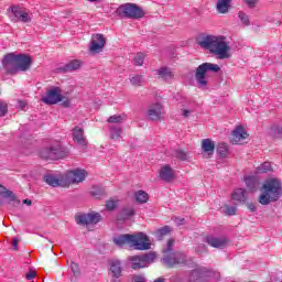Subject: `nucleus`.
<instances>
[{
    "instance_id": "1",
    "label": "nucleus",
    "mask_w": 282,
    "mask_h": 282,
    "mask_svg": "<svg viewBox=\"0 0 282 282\" xmlns=\"http://www.w3.org/2000/svg\"><path fill=\"white\" fill-rule=\"evenodd\" d=\"M198 45L203 50H208L210 54L218 56L220 61L230 58V46L225 36L205 35L198 40Z\"/></svg>"
},
{
    "instance_id": "2",
    "label": "nucleus",
    "mask_w": 282,
    "mask_h": 282,
    "mask_svg": "<svg viewBox=\"0 0 282 282\" xmlns=\"http://www.w3.org/2000/svg\"><path fill=\"white\" fill-rule=\"evenodd\" d=\"M262 188L263 193L259 197V204L262 206H268L271 202L279 200L282 195L281 181L276 178L265 181Z\"/></svg>"
},
{
    "instance_id": "3",
    "label": "nucleus",
    "mask_w": 282,
    "mask_h": 282,
    "mask_svg": "<svg viewBox=\"0 0 282 282\" xmlns=\"http://www.w3.org/2000/svg\"><path fill=\"white\" fill-rule=\"evenodd\" d=\"M207 72H213L214 74H217L221 72V67L217 64L213 63H203L196 68V74H195V80L197 83V86L200 88L206 87L208 85V80H206V73Z\"/></svg>"
},
{
    "instance_id": "4",
    "label": "nucleus",
    "mask_w": 282,
    "mask_h": 282,
    "mask_svg": "<svg viewBox=\"0 0 282 282\" xmlns=\"http://www.w3.org/2000/svg\"><path fill=\"white\" fill-rule=\"evenodd\" d=\"M116 14L121 19H142L144 17V10L133 3H123L118 7Z\"/></svg>"
},
{
    "instance_id": "5",
    "label": "nucleus",
    "mask_w": 282,
    "mask_h": 282,
    "mask_svg": "<svg viewBox=\"0 0 282 282\" xmlns=\"http://www.w3.org/2000/svg\"><path fill=\"white\" fill-rule=\"evenodd\" d=\"M42 102L45 105H58V102H63L65 107H69L70 105L69 98L63 96V90L56 86L47 91L46 96L42 98Z\"/></svg>"
},
{
    "instance_id": "6",
    "label": "nucleus",
    "mask_w": 282,
    "mask_h": 282,
    "mask_svg": "<svg viewBox=\"0 0 282 282\" xmlns=\"http://www.w3.org/2000/svg\"><path fill=\"white\" fill-rule=\"evenodd\" d=\"M130 247L134 248V250H151V240L143 232L137 236L131 235Z\"/></svg>"
},
{
    "instance_id": "7",
    "label": "nucleus",
    "mask_w": 282,
    "mask_h": 282,
    "mask_svg": "<svg viewBox=\"0 0 282 282\" xmlns=\"http://www.w3.org/2000/svg\"><path fill=\"white\" fill-rule=\"evenodd\" d=\"M75 220L79 226H90L102 221V216L98 213L79 214L75 217Z\"/></svg>"
},
{
    "instance_id": "8",
    "label": "nucleus",
    "mask_w": 282,
    "mask_h": 282,
    "mask_svg": "<svg viewBox=\"0 0 282 282\" xmlns=\"http://www.w3.org/2000/svg\"><path fill=\"white\" fill-rule=\"evenodd\" d=\"M163 263H165L167 268H175V265L186 263V257L181 252L167 253L163 258Z\"/></svg>"
},
{
    "instance_id": "9",
    "label": "nucleus",
    "mask_w": 282,
    "mask_h": 282,
    "mask_svg": "<svg viewBox=\"0 0 282 282\" xmlns=\"http://www.w3.org/2000/svg\"><path fill=\"white\" fill-rule=\"evenodd\" d=\"M2 67L7 72V74H17V72H19V66L17 64L15 55L7 54L2 59Z\"/></svg>"
},
{
    "instance_id": "10",
    "label": "nucleus",
    "mask_w": 282,
    "mask_h": 282,
    "mask_svg": "<svg viewBox=\"0 0 282 282\" xmlns=\"http://www.w3.org/2000/svg\"><path fill=\"white\" fill-rule=\"evenodd\" d=\"M248 131L242 126L236 127V129L231 132L230 142L231 144H243V140H247Z\"/></svg>"
},
{
    "instance_id": "11",
    "label": "nucleus",
    "mask_w": 282,
    "mask_h": 282,
    "mask_svg": "<svg viewBox=\"0 0 282 282\" xmlns=\"http://www.w3.org/2000/svg\"><path fill=\"white\" fill-rule=\"evenodd\" d=\"M65 181L68 182V186L70 184H79V182H85V177H87V172L85 170H74L68 173V176H64Z\"/></svg>"
},
{
    "instance_id": "12",
    "label": "nucleus",
    "mask_w": 282,
    "mask_h": 282,
    "mask_svg": "<svg viewBox=\"0 0 282 282\" xmlns=\"http://www.w3.org/2000/svg\"><path fill=\"white\" fill-rule=\"evenodd\" d=\"M11 12L13 14L11 21H14L15 23H18L19 21L21 23H30L32 21L30 13L25 12L23 9L19 7L11 8Z\"/></svg>"
},
{
    "instance_id": "13",
    "label": "nucleus",
    "mask_w": 282,
    "mask_h": 282,
    "mask_svg": "<svg viewBox=\"0 0 282 282\" xmlns=\"http://www.w3.org/2000/svg\"><path fill=\"white\" fill-rule=\"evenodd\" d=\"M44 182L48 184V186H53V188H56L61 186L62 188H69V182L65 180V176L56 177L54 175H46L44 176Z\"/></svg>"
},
{
    "instance_id": "14",
    "label": "nucleus",
    "mask_w": 282,
    "mask_h": 282,
    "mask_svg": "<svg viewBox=\"0 0 282 282\" xmlns=\"http://www.w3.org/2000/svg\"><path fill=\"white\" fill-rule=\"evenodd\" d=\"M19 72H29L32 67V57L25 54L15 55Z\"/></svg>"
},
{
    "instance_id": "15",
    "label": "nucleus",
    "mask_w": 282,
    "mask_h": 282,
    "mask_svg": "<svg viewBox=\"0 0 282 282\" xmlns=\"http://www.w3.org/2000/svg\"><path fill=\"white\" fill-rule=\"evenodd\" d=\"M205 243H207L212 248H218V249L221 250L223 248H226V246L228 245V239L217 238V237H214V236H206L205 237Z\"/></svg>"
},
{
    "instance_id": "16",
    "label": "nucleus",
    "mask_w": 282,
    "mask_h": 282,
    "mask_svg": "<svg viewBox=\"0 0 282 282\" xmlns=\"http://www.w3.org/2000/svg\"><path fill=\"white\" fill-rule=\"evenodd\" d=\"M105 43H107V40L102 34L93 35L90 52H95V53L100 52L102 47H105Z\"/></svg>"
},
{
    "instance_id": "17",
    "label": "nucleus",
    "mask_w": 282,
    "mask_h": 282,
    "mask_svg": "<svg viewBox=\"0 0 282 282\" xmlns=\"http://www.w3.org/2000/svg\"><path fill=\"white\" fill-rule=\"evenodd\" d=\"M148 118L152 121H158L162 118V104L151 105L148 109Z\"/></svg>"
},
{
    "instance_id": "18",
    "label": "nucleus",
    "mask_w": 282,
    "mask_h": 282,
    "mask_svg": "<svg viewBox=\"0 0 282 282\" xmlns=\"http://www.w3.org/2000/svg\"><path fill=\"white\" fill-rule=\"evenodd\" d=\"M73 141L79 144V147H87V140H85V130L80 127L73 129Z\"/></svg>"
},
{
    "instance_id": "19",
    "label": "nucleus",
    "mask_w": 282,
    "mask_h": 282,
    "mask_svg": "<svg viewBox=\"0 0 282 282\" xmlns=\"http://www.w3.org/2000/svg\"><path fill=\"white\" fill-rule=\"evenodd\" d=\"M159 175L160 178L163 180V182H172V180H175V173L170 165H164L163 167H161Z\"/></svg>"
},
{
    "instance_id": "20",
    "label": "nucleus",
    "mask_w": 282,
    "mask_h": 282,
    "mask_svg": "<svg viewBox=\"0 0 282 282\" xmlns=\"http://www.w3.org/2000/svg\"><path fill=\"white\" fill-rule=\"evenodd\" d=\"M40 158H42V160H56L55 147L52 145L41 150Z\"/></svg>"
},
{
    "instance_id": "21",
    "label": "nucleus",
    "mask_w": 282,
    "mask_h": 282,
    "mask_svg": "<svg viewBox=\"0 0 282 282\" xmlns=\"http://www.w3.org/2000/svg\"><path fill=\"white\" fill-rule=\"evenodd\" d=\"M128 259L132 263V270H141V268H147L142 256H130Z\"/></svg>"
},
{
    "instance_id": "22",
    "label": "nucleus",
    "mask_w": 282,
    "mask_h": 282,
    "mask_svg": "<svg viewBox=\"0 0 282 282\" xmlns=\"http://www.w3.org/2000/svg\"><path fill=\"white\" fill-rule=\"evenodd\" d=\"M158 74L161 80H171L175 76V74H173V70H171V68L169 67L159 68Z\"/></svg>"
},
{
    "instance_id": "23",
    "label": "nucleus",
    "mask_w": 282,
    "mask_h": 282,
    "mask_svg": "<svg viewBox=\"0 0 282 282\" xmlns=\"http://www.w3.org/2000/svg\"><path fill=\"white\" fill-rule=\"evenodd\" d=\"M202 149L205 153H208V155H213L215 153V142L210 139H204L202 141Z\"/></svg>"
},
{
    "instance_id": "24",
    "label": "nucleus",
    "mask_w": 282,
    "mask_h": 282,
    "mask_svg": "<svg viewBox=\"0 0 282 282\" xmlns=\"http://www.w3.org/2000/svg\"><path fill=\"white\" fill-rule=\"evenodd\" d=\"M110 271L116 279H119V276H121L122 267H121L119 260H112L110 262Z\"/></svg>"
},
{
    "instance_id": "25",
    "label": "nucleus",
    "mask_w": 282,
    "mask_h": 282,
    "mask_svg": "<svg viewBox=\"0 0 282 282\" xmlns=\"http://www.w3.org/2000/svg\"><path fill=\"white\" fill-rule=\"evenodd\" d=\"M231 198L234 199V202H248V198L246 197V189L243 188L235 189L231 194Z\"/></svg>"
},
{
    "instance_id": "26",
    "label": "nucleus",
    "mask_w": 282,
    "mask_h": 282,
    "mask_svg": "<svg viewBox=\"0 0 282 282\" xmlns=\"http://www.w3.org/2000/svg\"><path fill=\"white\" fill-rule=\"evenodd\" d=\"M113 243L116 246H131V235H121L116 238H113Z\"/></svg>"
},
{
    "instance_id": "27",
    "label": "nucleus",
    "mask_w": 282,
    "mask_h": 282,
    "mask_svg": "<svg viewBox=\"0 0 282 282\" xmlns=\"http://www.w3.org/2000/svg\"><path fill=\"white\" fill-rule=\"evenodd\" d=\"M56 160H63L69 158V150L63 145H54Z\"/></svg>"
},
{
    "instance_id": "28",
    "label": "nucleus",
    "mask_w": 282,
    "mask_h": 282,
    "mask_svg": "<svg viewBox=\"0 0 282 282\" xmlns=\"http://www.w3.org/2000/svg\"><path fill=\"white\" fill-rule=\"evenodd\" d=\"M133 215H135V209H133V207H126L118 215V220L124 221V219H129V217H133Z\"/></svg>"
},
{
    "instance_id": "29",
    "label": "nucleus",
    "mask_w": 282,
    "mask_h": 282,
    "mask_svg": "<svg viewBox=\"0 0 282 282\" xmlns=\"http://www.w3.org/2000/svg\"><path fill=\"white\" fill-rule=\"evenodd\" d=\"M80 67H83V61L73 59L65 65L64 69L66 72H75L76 69H80Z\"/></svg>"
},
{
    "instance_id": "30",
    "label": "nucleus",
    "mask_w": 282,
    "mask_h": 282,
    "mask_svg": "<svg viewBox=\"0 0 282 282\" xmlns=\"http://www.w3.org/2000/svg\"><path fill=\"white\" fill-rule=\"evenodd\" d=\"M216 8L220 14H226L230 8V0H218Z\"/></svg>"
},
{
    "instance_id": "31",
    "label": "nucleus",
    "mask_w": 282,
    "mask_h": 282,
    "mask_svg": "<svg viewBox=\"0 0 282 282\" xmlns=\"http://www.w3.org/2000/svg\"><path fill=\"white\" fill-rule=\"evenodd\" d=\"M135 197V202H138V204H147L149 202V194L144 191H138L134 194Z\"/></svg>"
},
{
    "instance_id": "32",
    "label": "nucleus",
    "mask_w": 282,
    "mask_h": 282,
    "mask_svg": "<svg viewBox=\"0 0 282 282\" xmlns=\"http://www.w3.org/2000/svg\"><path fill=\"white\" fill-rule=\"evenodd\" d=\"M127 120V115H113L110 116L107 120L110 124H120V122H124Z\"/></svg>"
},
{
    "instance_id": "33",
    "label": "nucleus",
    "mask_w": 282,
    "mask_h": 282,
    "mask_svg": "<svg viewBox=\"0 0 282 282\" xmlns=\"http://www.w3.org/2000/svg\"><path fill=\"white\" fill-rule=\"evenodd\" d=\"M4 197L10 199L9 204H12V206H19V204H21V200H19V198H17V195H14V193L10 189H7Z\"/></svg>"
},
{
    "instance_id": "34",
    "label": "nucleus",
    "mask_w": 282,
    "mask_h": 282,
    "mask_svg": "<svg viewBox=\"0 0 282 282\" xmlns=\"http://www.w3.org/2000/svg\"><path fill=\"white\" fill-rule=\"evenodd\" d=\"M170 232H171V227L169 226L162 227L156 231V239H159V241H162V239H164V237H166V235H169Z\"/></svg>"
},
{
    "instance_id": "35",
    "label": "nucleus",
    "mask_w": 282,
    "mask_h": 282,
    "mask_svg": "<svg viewBox=\"0 0 282 282\" xmlns=\"http://www.w3.org/2000/svg\"><path fill=\"white\" fill-rule=\"evenodd\" d=\"M141 257H142L143 263L145 264V268H147V265H149V263H153V261H155L158 256L155 254V252H150V253L141 254Z\"/></svg>"
},
{
    "instance_id": "36",
    "label": "nucleus",
    "mask_w": 282,
    "mask_h": 282,
    "mask_svg": "<svg viewBox=\"0 0 282 282\" xmlns=\"http://www.w3.org/2000/svg\"><path fill=\"white\" fill-rule=\"evenodd\" d=\"M143 80L144 76L142 75H134L130 78V83L131 85H133V87H142Z\"/></svg>"
},
{
    "instance_id": "37",
    "label": "nucleus",
    "mask_w": 282,
    "mask_h": 282,
    "mask_svg": "<svg viewBox=\"0 0 282 282\" xmlns=\"http://www.w3.org/2000/svg\"><path fill=\"white\" fill-rule=\"evenodd\" d=\"M111 140H120L122 138V128H112L110 131Z\"/></svg>"
},
{
    "instance_id": "38",
    "label": "nucleus",
    "mask_w": 282,
    "mask_h": 282,
    "mask_svg": "<svg viewBox=\"0 0 282 282\" xmlns=\"http://www.w3.org/2000/svg\"><path fill=\"white\" fill-rule=\"evenodd\" d=\"M217 153L220 158H226V155H228V145L226 143H219L217 145Z\"/></svg>"
},
{
    "instance_id": "39",
    "label": "nucleus",
    "mask_w": 282,
    "mask_h": 282,
    "mask_svg": "<svg viewBox=\"0 0 282 282\" xmlns=\"http://www.w3.org/2000/svg\"><path fill=\"white\" fill-rule=\"evenodd\" d=\"M270 171H272V164L270 162H264L257 167L258 173H270Z\"/></svg>"
},
{
    "instance_id": "40",
    "label": "nucleus",
    "mask_w": 282,
    "mask_h": 282,
    "mask_svg": "<svg viewBox=\"0 0 282 282\" xmlns=\"http://www.w3.org/2000/svg\"><path fill=\"white\" fill-rule=\"evenodd\" d=\"M174 155L175 158H177V160H182L184 162L188 158V152H186L185 150H176Z\"/></svg>"
},
{
    "instance_id": "41",
    "label": "nucleus",
    "mask_w": 282,
    "mask_h": 282,
    "mask_svg": "<svg viewBox=\"0 0 282 282\" xmlns=\"http://www.w3.org/2000/svg\"><path fill=\"white\" fill-rule=\"evenodd\" d=\"M134 65H138V67H142L144 65V54L143 53H138L134 58Z\"/></svg>"
},
{
    "instance_id": "42",
    "label": "nucleus",
    "mask_w": 282,
    "mask_h": 282,
    "mask_svg": "<svg viewBox=\"0 0 282 282\" xmlns=\"http://www.w3.org/2000/svg\"><path fill=\"white\" fill-rule=\"evenodd\" d=\"M238 18L240 19L242 25H250V18L243 11L238 13Z\"/></svg>"
},
{
    "instance_id": "43",
    "label": "nucleus",
    "mask_w": 282,
    "mask_h": 282,
    "mask_svg": "<svg viewBox=\"0 0 282 282\" xmlns=\"http://www.w3.org/2000/svg\"><path fill=\"white\" fill-rule=\"evenodd\" d=\"M70 270H72L74 276H80V267L78 265V263L72 261L70 262Z\"/></svg>"
},
{
    "instance_id": "44",
    "label": "nucleus",
    "mask_w": 282,
    "mask_h": 282,
    "mask_svg": "<svg viewBox=\"0 0 282 282\" xmlns=\"http://www.w3.org/2000/svg\"><path fill=\"white\" fill-rule=\"evenodd\" d=\"M173 246H175V240L174 239L167 240L166 249L163 251L164 254H173Z\"/></svg>"
},
{
    "instance_id": "45",
    "label": "nucleus",
    "mask_w": 282,
    "mask_h": 282,
    "mask_svg": "<svg viewBox=\"0 0 282 282\" xmlns=\"http://www.w3.org/2000/svg\"><path fill=\"white\" fill-rule=\"evenodd\" d=\"M116 206H118V203L113 199L107 200L106 202V208L107 210H115Z\"/></svg>"
},
{
    "instance_id": "46",
    "label": "nucleus",
    "mask_w": 282,
    "mask_h": 282,
    "mask_svg": "<svg viewBox=\"0 0 282 282\" xmlns=\"http://www.w3.org/2000/svg\"><path fill=\"white\" fill-rule=\"evenodd\" d=\"M226 215H237V207L225 206Z\"/></svg>"
},
{
    "instance_id": "47",
    "label": "nucleus",
    "mask_w": 282,
    "mask_h": 282,
    "mask_svg": "<svg viewBox=\"0 0 282 282\" xmlns=\"http://www.w3.org/2000/svg\"><path fill=\"white\" fill-rule=\"evenodd\" d=\"M8 113V105L0 104V117H3Z\"/></svg>"
},
{
    "instance_id": "48",
    "label": "nucleus",
    "mask_w": 282,
    "mask_h": 282,
    "mask_svg": "<svg viewBox=\"0 0 282 282\" xmlns=\"http://www.w3.org/2000/svg\"><path fill=\"white\" fill-rule=\"evenodd\" d=\"M132 282H147V279L144 278V275L137 274L133 275Z\"/></svg>"
},
{
    "instance_id": "49",
    "label": "nucleus",
    "mask_w": 282,
    "mask_h": 282,
    "mask_svg": "<svg viewBox=\"0 0 282 282\" xmlns=\"http://www.w3.org/2000/svg\"><path fill=\"white\" fill-rule=\"evenodd\" d=\"M245 182H246L247 186H249V188H254V185H250V184H252V182H254V178L248 176L245 178Z\"/></svg>"
},
{
    "instance_id": "50",
    "label": "nucleus",
    "mask_w": 282,
    "mask_h": 282,
    "mask_svg": "<svg viewBox=\"0 0 282 282\" xmlns=\"http://www.w3.org/2000/svg\"><path fill=\"white\" fill-rule=\"evenodd\" d=\"M34 276H36V273H35L34 271H29V272L26 273V280H28V281H32V279H33Z\"/></svg>"
},
{
    "instance_id": "51",
    "label": "nucleus",
    "mask_w": 282,
    "mask_h": 282,
    "mask_svg": "<svg viewBox=\"0 0 282 282\" xmlns=\"http://www.w3.org/2000/svg\"><path fill=\"white\" fill-rule=\"evenodd\" d=\"M12 248H13V250H19V239L18 238H14L12 240Z\"/></svg>"
},
{
    "instance_id": "52",
    "label": "nucleus",
    "mask_w": 282,
    "mask_h": 282,
    "mask_svg": "<svg viewBox=\"0 0 282 282\" xmlns=\"http://www.w3.org/2000/svg\"><path fill=\"white\" fill-rule=\"evenodd\" d=\"M247 208H249V210H251V213H254V210H257V206H254L252 203H248Z\"/></svg>"
},
{
    "instance_id": "53",
    "label": "nucleus",
    "mask_w": 282,
    "mask_h": 282,
    "mask_svg": "<svg viewBox=\"0 0 282 282\" xmlns=\"http://www.w3.org/2000/svg\"><path fill=\"white\" fill-rule=\"evenodd\" d=\"M7 192H8V188H6V186L0 184V195H2L4 197Z\"/></svg>"
},
{
    "instance_id": "54",
    "label": "nucleus",
    "mask_w": 282,
    "mask_h": 282,
    "mask_svg": "<svg viewBox=\"0 0 282 282\" xmlns=\"http://www.w3.org/2000/svg\"><path fill=\"white\" fill-rule=\"evenodd\" d=\"M19 107L22 109V111L25 109V107H28V104L23 100L19 101Z\"/></svg>"
},
{
    "instance_id": "55",
    "label": "nucleus",
    "mask_w": 282,
    "mask_h": 282,
    "mask_svg": "<svg viewBox=\"0 0 282 282\" xmlns=\"http://www.w3.org/2000/svg\"><path fill=\"white\" fill-rule=\"evenodd\" d=\"M197 252H204L206 250V245H200V247L196 248Z\"/></svg>"
},
{
    "instance_id": "56",
    "label": "nucleus",
    "mask_w": 282,
    "mask_h": 282,
    "mask_svg": "<svg viewBox=\"0 0 282 282\" xmlns=\"http://www.w3.org/2000/svg\"><path fill=\"white\" fill-rule=\"evenodd\" d=\"M247 3H248V6H250V8H252L256 6L257 0H248Z\"/></svg>"
},
{
    "instance_id": "57",
    "label": "nucleus",
    "mask_w": 282,
    "mask_h": 282,
    "mask_svg": "<svg viewBox=\"0 0 282 282\" xmlns=\"http://www.w3.org/2000/svg\"><path fill=\"white\" fill-rule=\"evenodd\" d=\"M183 116L184 118H188L191 116V110H187V109L183 110Z\"/></svg>"
},
{
    "instance_id": "58",
    "label": "nucleus",
    "mask_w": 282,
    "mask_h": 282,
    "mask_svg": "<svg viewBox=\"0 0 282 282\" xmlns=\"http://www.w3.org/2000/svg\"><path fill=\"white\" fill-rule=\"evenodd\" d=\"M175 221L177 226H182V221H184V218H176Z\"/></svg>"
},
{
    "instance_id": "59",
    "label": "nucleus",
    "mask_w": 282,
    "mask_h": 282,
    "mask_svg": "<svg viewBox=\"0 0 282 282\" xmlns=\"http://www.w3.org/2000/svg\"><path fill=\"white\" fill-rule=\"evenodd\" d=\"M23 204H26V206H32V200L31 199H24Z\"/></svg>"
},
{
    "instance_id": "60",
    "label": "nucleus",
    "mask_w": 282,
    "mask_h": 282,
    "mask_svg": "<svg viewBox=\"0 0 282 282\" xmlns=\"http://www.w3.org/2000/svg\"><path fill=\"white\" fill-rule=\"evenodd\" d=\"M153 282H166V280H164V278H158V279L154 280Z\"/></svg>"
},
{
    "instance_id": "61",
    "label": "nucleus",
    "mask_w": 282,
    "mask_h": 282,
    "mask_svg": "<svg viewBox=\"0 0 282 282\" xmlns=\"http://www.w3.org/2000/svg\"><path fill=\"white\" fill-rule=\"evenodd\" d=\"M88 1H90V2H95V1H98V0H88Z\"/></svg>"
}]
</instances>
